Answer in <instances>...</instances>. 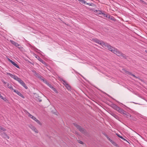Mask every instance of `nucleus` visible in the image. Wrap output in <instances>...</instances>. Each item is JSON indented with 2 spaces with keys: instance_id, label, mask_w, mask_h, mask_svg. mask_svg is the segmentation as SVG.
Returning <instances> with one entry per match:
<instances>
[{
  "instance_id": "9b49d317",
  "label": "nucleus",
  "mask_w": 147,
  "mask_h": 147,
  "mask_svg": "<svg viewBox=\"0 0 147 147\" xmlns=\"http://www.w3.org/2000/svg\"><path fill=\"white\" fill-rule=\"evenodd\" d=\"M13 91L15 92L18 95L20 96L21 97L23 98H24V96L20 92H19L18 90H16L14 89V90H13Z\"/></svg>"
},
{
  "instance_id": "6e6552de",
  "label": "nucleus",
  "mask_w": 147,
  "mask_h": 147,
  "mask_svg": "<svg viewBox=\"0 0 147 147\" xmlns=\"http://www.w3.org/2000/svg\"><path fill=\"white\" fill-rule=\"evenodd\" d=\"M35 57L37 58L38 60L44 64L45 66H47V63L43 61L41 58H40L38 56L36 55Z\"/></svg>"
},
{
  "instance_id": "a19ab883",
  "label": "nucleus",
  "mask_w": 147,
  "mask_h": 147,
  "mask_svg": "<svg viewBox=\"0 0 147 147\" xmlns=\"http://www.w3.org/2000/svg\"><path fill=\"white\" fill-rule=\"evenodd\" d=\"M2 129V127L0 126V129Z\"/></svg>"
},
{
  "instance_id": "a211bd4d",
  "label": "nucleus",
  "mask_w": 147,
  "mask_h": 147,
  "mask_svg": "<svg viewBox=\"0 0 147 147\" xmlns=\"http://www.w3.org/2000/svg\"><path fill=\"white\" fill-rule=\"evenodd\" d=\"M110 114L111 115H112V116L117 119L118 118L117 115L111 112V113H110Z\"/></svg>"
},
{
  "instance_id": "4be33fe9",
  "label": "nucleus",
  "mask_w": 147,
  "mask_h": 147,
  "mask_svg": "<svg viewBox=\"0 0 147 147\" xmlns=\"http://www.w3.org/2000/svg\"><path fill=\"white\" fill-rule=\"evenodd\" d=\"M11 63L16 67L20 68L19 66L14 62L13 61Z\"/></svg>"
},
{
  "instance_id": "e433bc0d",
  "label": "nucleus",
  "mask_w": 147,
  "mask_h": 147,
  "mask_svg": "<svg viewBox=\"0 0 147 147\" xmlns=\"http://www.w3.org/2000/svg\"><path fill=\"white\" fill-rule=\"evenodd\" d=\"M1 130H2L3 131H5L6 130V129L5 128L3 127H2V129H1Z\"/></svg>"
},
{
  "instance_id": "7ed1b4c3",
  "label": "nucleus",
  "mask_w": 147,
  "mask_h": 147,
  "mask_svg": "<svg viewBox=\"0 0 147 147\" xmlns=\"http://www.w3.org/2000/svg\"><path fill=\"white\" fill-rule=\"evenodd\" d=\"M27 113L28 114V116L32 119L33 120H34L35 121H36L38 124L40 125H42V123L40 122V121L38 120L35 117L30 114L29 113H28V111H27Z\"/></svg>"
},
{
  "instance_id": "ddd939ff",
  "label": "nucleus",
  "mask_w": 147,
  "mask_h": 147,
  "mask_svg": "<svg viewBox=\"0 0 147 147\" xmlns=\"http://www.w3.org/2000/svg\"><path fill=\"white\" fill-rule=\"evenodd\" d=\"M2 136L5 138H7L8 139L9 138V137L4 132H3L1 134Z\"/></svg>"
},
{
  "instance_id": "20e7f679",
  "label": "nucleus",
  "mask_w": 147,
  "mask_h": 147,
  "mask_svg": "<svg viewBox=\"0 0 147 147\" xmlns=\"http://www.w3.org/2000/svg\"><path fill=\"white\" fill-rule=\"evenodd\" d=\"M111 107L117 111L118 113H120L121 112H122V109L121 108L116 105L115 104H113L112 106Z\"/></svg>"
},
{
  "instance_id": "f8f14e48",
  "label": "nucleus",
  "mask_w": 147,
  "mask_h": 147,
  "mask_svg": "<svg viewBox=\"0 0 147 147\" xmlns=\"http://www.w3.org/2000/svg\"><path fill=\"white\" fill-rule=\"evenodd\" d=\"M29 127L32 130L34 131L35 133H37L38 132V131L36 129L35 127L33 126L32 125H31V126H30Z\"/></svg>"
},
{
  "instance_id": "b1692460",
  "label": "nucleus",
  "mask_w": 147,
  "mask_h": 147,
  "mask_svg": "<svg viewBox=\"0 0 147 147\" xmlns=\"http://www.w3.org/2000/svg\"><path fill=\"white\" fill-rule=\"evenodd\" d=\"M22 85L26 89H28V87L26 86L24 82Z\"/></svg>"
},
{
  "instance_id": "473e14b6",
  "label": "nucleus",
  "mask_w": 147,
  "mask_h": 147,
  "mask_svg": "<svg viewBox=\"0 0 147 147\" xmlns=\"http://www.w3.org/2000/svg\"><path fill=\"white\" fill-rule=\"evenodd\" d=\"M1 81L3 82V83H4V84H7V82H5L4 81V80H1Z\"/></svg>"
},
{
  "instance_id": "2eb2a0df",
  "label": "nucleus",
  "mask_w": 147,
  "mask_h": 147,
  "mask_svg": "<svg viewBox=\"0 0 147 147\" xmlns=\"http://www.w3.org/2000/svg\"><path fill=\"white\" fill-rule=\"evenodd\" d=\"M108 18L114 21H115L116 20V19L113 16L110 15H109Z\"/></svg>"
},
{
  "instance_id": "dca6fc26",
  "label": "nucleus",
  "mask_w": 147,
  "mask_h": 147,
  "mask_svg": "<svg viewBox=\"0 0 147 147\" xmlns=\"http://www.w3.org/2000/svg\"><path fill=\"white\" fill-rule=\"evenodd\" d=\"M60 80L61 81H62L64 82V84L67 85L68 86V84L67 83V82L65 80H64L62 78H60Z\"/></svg>"
},
{
  "instance_id": "f3484780",
  "label": "nucleus",
  "mask_w": 147,
  "mask_h": 147,
  "mask_svg": "<svg viewBox=\"0 0 147 147\" xmlns=\"http://www.w3.org/2000/svg\"><path fill=\"white\" fill-rule=\"evenodd\" d=\"M7 87L11 90H12L13 91L14 90V89H13L11 85L9 83H7Z\"/></svg>"
},
{
  "instance_id": "0eeeda50",
  "label": "nucleus",
  "mask_w": 147,
  "mask_h": 147,
  "mask_svg": "<svg viewBox=\"0 0 147 147\" xmlns=\"http://www.w3.org/2000/svg\"><path fill=\"white\" fill-rule=\"evenodd\" d=\"M7 74L11 78H13L15 80L18 81V82L21 79L20 78L18 77L17 76L13 75L10 73H7Z\"/></svg>"
},
{
  "instance_id": "4c0bfd02",
  "label": "nucleus",
  "mask_w": 147,
  "mask_h": 147,
  "mask_svg": "<svg viewBox=\"0 0 147 147\" xmlns=\"http://www.w3.org/2000/svg\"><path fill=\"white\" fill-rule=\"evenodd\" d=\"M75 133L77 135H79V133H78V132H77V131H76L75 132Z\"/></svg>"
},
{
  "instance_id": "39448f33",
  "label": "nucleus",
  "mask_w": 147,
  "mask_h": 147,
  "mask_svg": "<svg viewBox=\"0 0 147 147\" xmlns=\"http://www.w3.org/2000/svg\"><path fill=\"white\" fill-rule=\"evenodd\" d=\"M92 41L95 42H96L98 44L100 45L103 47V45L105 42L102 40H100L96 38H93Z\"/></svg>"
},
{
  "instance_id": "7c9ffc66",
  "label": "nucleus",
  "mask_w": 147,
  "mask_h": 147,
  "mask_svg": "<svg viewBox=\"0 0 147 147\" xmlns=\"http://www.w3.org/2000/svg\"><path fill=\"white\" fill-rule=\"evenodd\" d=\"M19 82L22 85L24 83V82L21 79L20 80Z\"/></svg>"
},
{
  "instance_id": "bb28decb",
  "label": "nucleus",
  "mask_w": 147,
  "mask_h": 147,
  "mask_svg": "<svg viewBox=\"0 0 147 147\" xmlns=\"http://www.w3.org/2000/svg\"><path fill=\"white\" fill-rule=\"evenodd\" d=\"M80 2L83 4H86V1L84 0H81Z\"/></svg>"
},
{
  "instance_id": "f257e3e1",
  "label": "nucleus",
  "mask_w": 147,
  "mask_h": 147,
  "mask_svg": "<svg viewBox=\"0 0 147 147\" xmlns=\"http://www.w3.org/2000/svg\"><path fill=\"white\" fill-rule=\"evenodd\" d=\"M103 46L107 47L108 50L120 57L122 59H127L125 55L119 51L118 49L113 47L107 43L105 42Z\"/></svg>"
},
{
  "instance_id": "c85d7f7f",
  "label": "nucleus",
  "mask_w": 147,
  "mask_h": 147,
  "mask_svg": "<svg viewBox=\"0 0 147 147\" xmlns=\"http://www.w3.org/2000/svg\"><path fill=\"white\" fill-rule=\"evenodd\" d=\"M102 14L103 15V16L104 17H106V18H108V16H109V14H105V13H104Z\"/></svg>"
},
{
  "instance_id": "5701e85b",
  "label": "nucleus",
  "mask_w": 147,
  "mask_h": 147,
  "mask_svg": "<svg viewBox=\"0 0 147 147\" xmlns=\"http://www.w3.org/2000/svg\"><path fill=\"white\" fill-rule=\"evenodd\" d=\"M96 13H97V14H103V13H102V11L100 10H96Z\"/></svg>"
},
{
  "instance_id": "9d476101",
  "label": "nucleus",
  "mask_w": 147,
  "mask_h": 147,
  "mask_svg": "<svg viewBox=\"0 0 147 147\" xmlns=\"http://www.w3.org/2000/svg\"><path fill=\"white\" fill-rule=\"evenodd\" d=\"M10 42L12 44L14 45L15 46L18 47V48H20V47H21V46H20V45L18 44L17 42H16L13 40H10Z\"/></svg>"
},
{
  "instance_id": "aec40b11",
  "label": "nucleus",
  "mask_w": 147,
  "mask_h": 147,
  "mask_svg": "<svg viewBox=\"0 0 147 147\" xmlns=\"http://www.w3.org/2000/svg\"><path fill=\"white\" fill-rule=\"evenodd\" d=\"M112 144L114 146L117 147H119L118 145L115 142L113 141V140L111 142Z\"/></svg>"
},
{
  "instance_id": "423d86ee",
  "label": "nucleus",
  "mask_w": 147,
  "mask_h": 147,
  "mask_svg": "<svg viewBox=\"0 0 147 147\" xmlns=\"http://www.w3.org/2000/svg\"><path fill=\"white\" fill-rule=\"evenodd\" d=\"M122 111L120 113L123 115L125 116V117L127 118H129V117H131V115H130L129 113L127 112L126 111L122 109Z\"/></svg>"
},
{
  "instance_id": "c756f323",
  "label": "nucleus",
  "mask_w": 147,
  "mask_h": 147,
  "mask_svg": "<svg viewBox=\"0 0 147 147\" xmlns=\"http://www.w3.org/2000/svg\"><path fill=\"white\" fill-rule=\"evenodd\" d=\"M129 118L131 120H135V118H134V117H133L131 115V117H129Z\"/></svg>"
},
{
  "instance_id": "f704fd0d",
  "label": "nucleus",
  "mask_w": 147,
  "mask_h": 147,
  "mask_svg": "<svg viewBox=\"0 0 147 147\" xmlns=\"http://www.w3.org/2000/svg\"><path fill=\"white\" fill-rule=\"evenodd\" d=\"M86 4L88 5H89V6H92V3H86Z\"/></svg>"
},
{
  "instance_id": "412c9836",
  "label": "nucleus",
  "mask_w": 147,
  "mask_h": 147,
  "mask_svg": "<svg viewBox=\"0 0 147 147\" xmlns=\"http://www.w3.org/2000/svg\"><path fill=\"white\" fill-rule=\"evenodd\" d=\"M41 80L43 81V82L46 84L47 85H48V84H49V83H48L47 81L46 80H45L44 79V78L42 77Z\"/></svg>"
},
{
  "instance_id": "6ab92c4d",
  "label": "nucleus",
  "mask_w": 147,
  "mask_h": 147,
  "mask_svg": "<svg viewBox=\"0 0 147 147\" xmlns=\"http://www.w3.org/2000/svg\"><path fill=\"white\" fill-rule=\"evenodd\" d=\"M116 134L118 137L123 139L124 140L126 141L127 142L129 143V142H128L126 140L123 138L122 136H121L119 134Z\"/></svg>"
},
{
  "instance_id": "ea45409f",
  "label": "nucleus",
  "mask_w": 147,
  "mask_h": 147,
  "mask_svg": "<svg viewBox=\"0 0 147 147\" xmlns=\"http://www.w3.org/2000/svg\"><path fill=\"white\" fill-rule=\"evenodd\" d=\"M106 137V138H107V139H108L109 138L108 136L107 135H106L105 136Z\"/></svg>"
},
{
  "instance_id": "393cba45",
  "label": "nucleus",
  "mask_w": 147,
  "mask_h": 147,
  "mask_svg": "<svg viewBox=\"0 0 147 147\" xmlns=\"http://www.w3.org/2000/svg\"><path fill=\"white\" fill-rule=\"evenodd\" d=\"M124 72L126 74H127L130 75H131V74H132V73L131 72H129L128 71H127L126 70H124Z\"/></svg>"
},
{
  "instance_id": "79ce46f5",
  "label": "nucleus",
  "mask_w": 147,
  "mask_h": 147,
  "mask_svg": "<svg viewBox=\"0 0 147 147\" xmlns=\"http://www.w3.org/2000/svg\"><path fill=\"white\" fill-rule=\"evenodd\" d=\"M145 52L147 53V51H145Z\"/></svg>"
},
{
  "instance_id": "4468645a",
  "label": "nucleus",
  "mask_w": 147,
  "mask_h": 147,
  "mask_svg": "<svg viewBox=\"0 0 147 147\" xmlns=\"http://www.w3.org/2000/svg\"><path fill=\"white\" fill-rule=\"evenodd\" d=\"M48 86H49L50 88H52L54 92H57V90H56V89L55 88H54L53 86H52L49 83L48 84Z\"/></svg>"
},
{
  "instance_id": "c9c22d12",
  "label": "nucleus",
  "mask_w": 147,
  "mask_h": 147,
  "mask_svg": "<svg viewBox=\"0 0 147 147\" xmlns=\"http://www.w3.org/2000/svg\"><path fill=\"white\" fill-rule=\"evenodd\" d=\"M8 60L11 63H12V62L13 61L12 60H11L10 59H9L8 58Z\"/></svg>"
},
{
  "instance_id": "58836bf2",
  "label": "nucleus",
  "mask_w": 147,
  "mask_h": 147,
  "mask_svg": "<svg viewBox=\"0 0 147 147\" xmlns=\"http://www.w3.org/2000/svg\"><path fill=\"white\" fill-rule=\"evenodd\" d=\"M107 139L110 141V142H111V141L112 140L111 139L109 138Z\"/></svg>"
},
{
  "instance_id": "f03ea898",
  "label": "nucleus",
  "mask_w": 147,
  "mask_h": 147,
  "mask_svg": "<svg viewBox=\"0 0 147 147\" xmlns=\"http://www.w3.org/2000/svg\"><path fill=\"white\" fill-rule=\"evenodd\" d=\"M73 125L82 133L85 134L86 133L85 129L81 126L75 123H74Z\"/></svg>"
},
{
  "instance_id": "72a5a7b5",
  "label": "nucleus",
  "mask_w": 147,
  "mask_h": 147,
  "mask_svg": "<svg viewBox=\"0 0 147 147\" xmlns=\"http://www.w3.org/2000/svg\"><path fill=\"white\" fill-rule=\"evenodd\" d=\"M78 141V142L79 143H80L81 144H83V142H82V141H80V140H79V141Z\"/></svg>"
},
{
  "instance_id": "a878e982",
  "label": "nucleus",
  "mask_w": 147,
  "mask_h": 147,
  "mask_svg": "<svg viewBox=\"0 0 147 147\" xmlns=\"http://www.w3.org/2000/svg\"><path fill=\"white\" fill-rule=\"evenodd\" d=\"M0 98L3 100L6 101V100H7V99L5 98H3L2 96L1 95V94H0Z\"/></svg>"
},
{
  "instance_id": "cd10ccee",
  "label": "nucleus",
  "mask_w": 147,
  "mask_h": 147,
  "mask_svg": "<svg viewBox=\"0 0 147 147\" xmlns=\"http://www.w3.org/2000/svg\"><path fill=\"white\" fill-rule=\"evenodd\" d=\"M131 76L134 77L135 78H137V79H138L139 80H140V78H139V77H137L135 75H134V74H131Z\"/></svg>"
},
{
  "instance_id": "1a4fd4ad",
  "label": "nucleus",
  "mask_w": 147,
  "mask_h": 147,
  "mask_svg": "<svg viewBox=\"0 0 147 147\" xmlns=\"http://www.w3.org/2000/svg\"><path fill=\"white\" fill-rule=\"evenodd\" d=\"M33 72L34 73V75L36 76V77L40 78V79H41V78L43 77L41 76L38 73H37L35 71H33Z\"/></svg>"
},
{
  "instance_id": "2f4dec72",
  "label": "nucleus",
  "mask_w": 147,
  "mask_h": 147,
  "mask_svg": "<svg viewBox=\"0 0 147 147\" xmlns=\"http://www.w3.org/2000/svg\"><path fill=\"white\" fill-rule=\"evenodd\" d=\"M67 88V89H69L71 88L70 86L68 85V86H67V85H64Z\"/></svg>"
}]
</instances>
